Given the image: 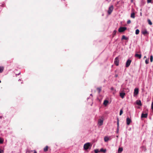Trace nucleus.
Wrapping results in <instances>:
<instances>
[{"instance_id": "obj_1", "label": "nucleus", "mask_w": 153, "mask_h": 153, "mask_svg": "<svg viewBox=\"0 0 153 153\" xmlns=\"http://www.w3.org/2000/svg\"><path fill=\"white\" fill-rule=\"evenodd\" d=\"M91 145L90 143H87L84 145L83 147L85 150H87L90 147H91Z\"/></svg>"}, {"instance_id": "obj_2", "label": "nucleus", "mask_w": 153, "mask_h": 153, "mask_svg": "<svg viewBox=\"0 0 153 153\" xmlns=\"http://www.w3.org/2000/svg\"><path fill=\"white\" fill-rule=\"evenodd\" d=\"M119 61L118 57H117L114 59V63L116 66H118L119 64Z\"/></svg>"}, {"instance_id": "obj_3", "label": "nucleus", "mask_w": 153, "mask_h": 153, "mask_svg": "<svg viewBox=\"0 0 153 153\" xmlns=\"http://www.w3.org/2000/svg\"><path fill=\"white\" fill-rule=\"evenodd\" d=\"M127 29V28L125 27H120L118 29V31L120 32H122Z\"/></svg>"}, {"instance_id": "obj_4", "label": "nucleus", "mask_w": 153, "mask_h": 153, "mask_svg": "<svg viewBox=\"0 0 153 153\" xmlns=\"http://www.w3.org/2000/svg\"><path fill=\"white\" fill-rule=\"evenodd\" d=\"M114 9V7L113 5H111L109 8L108 11V13L109 14H110Z\"/></svg>"}, {"instance_id": "obj_5", "label": "nucleus", "mask_w": 153, "mask_h": 153, "mask_svg": "<svg viewBox=\"0 0 153 153\" xmlns=\"http://www.w3.org/2000/svg\"><path fill=\"white\" fill-rule=\"evenodd\" d=\"M131 62V60L130 59H128L126 63V68L128 67L130 65V64Z\"/></svg>"}, {"instance_id": "obj_6", "label": "nucleus", "mask_w": 153, "mask_h": 153, "mask_svg": "<svg viewBox=\"0 0 153 153\" xmlns=\"http://www.w3.org/2000/svg\"><path fill=\"white\" fill-rule=\"evenodd\" d=\"M103 118H102V119H99L98 120V124L100 126L102 125L103 123Z\"/></svg>"}, {"instance_id": "obj_7", "label": "nucleus", "mask_w": 153, "mask_h": 153, "mask_svg": "<svg viewBox=\"0 0 153 153\" xmlns=\"http://www.w3.org/2000/svg\"><path fill=\"white\" fill-rule=\"evenodd\" d=\"M139 89L137 88H135L134 93V96L138 94Z\"/></svg>"}, {"instance_id": "obj_8", "label": "nucleus", "mask_w": 153, "mask_h": 153, "mask_svg": "<svg viewBox=\"0 0 153 153\" xmlns=\"http://www.w3.org/2000/svg\"><path fill=\"white\" fill-rule=\"evenodd\" d=\"M131 121L128 117H127L126 119V124L127 125H129L130 123L131 122Z\"/></svg>"}, {"instance_id": "obj_9", "label": "nucleus", "mask_w": 153, "mask_h": 153, "mask_svg": "<svg viewBox=\"0 0 153 153\" xmlns=\"http://www.w3.org/2000/svg\"><path fill=\"white\" fill-rule=\"evenodd\" d=\"M147 115H148L147 114V113L144 114L143 113L141 114V117L146 118L147 117Z\"/></svg>"}, {"instance_id": "obj_10", "label": "nucleus", "mask_w": 153, "mask_h": 153, "mask_svg": "<svg viewBox=\"0 0 153 153\" xmlns=\"http://www.w3.org/2000/svg\"><path fill=\"white\" fill-rule=\"evenodd\" d=\"M135 56L140 59L141 57V54H138L136 53L135 55Z\"/></svg>"}, {"instance_id": "obj_11", "label": "nucleus", "mask_w": 153, "mask_h": 153, "mask_svg": "<svg viewBox=\"0 0 153 153\" xmlns=\"http://www.w3.org/2000/svg\"><path fill=\"white\" fill-rule=\"evenodd\" d=\"M125 95V93L124 92L120 93V96L122 98H123Z\"/></svg>"}, {"instance_id": "obj_12", "label": "nucleus", "mask_w": 153, "mask_h": 153, "mask_svg": "<svg viewBox=\"0 0 153 153\" xmlns=\"http://www.w3.org/2000/svg\"><path fill=\"white\" fill-rule=\"evenodd\" d=\"M136 104L138 105L141 106L142 105L141 102L140 100H137L136 101Z\"/></svg>"}, {"instance_id": "obj_13", "label": "nucleus", "mask_w": 153, "mask_h": 153, "mask_svg": "<svg viewBox=\"0 0 153 153\" xmlns=\"http://www.w3.org/2000/svg\"><path fill=\"white\" fill-rule=\"evenodd\" d=\"M109 140V138L107 136H105L104 138V140L105 142H107Z\"/></svg>"}, {"instance_id": "obj_14", "label": "nucleus", "mask_w": 153, "mask_h": 153, "mask_svg": "<svg viewBox=\"0 0 153 153\" xmlns=\"http://www.w3.org/2000/svg\"><path fill=\"white\" fill-rule=\"evenodd\" d=\"M131 17L133 19L135 18V13H132L131 14Z\"/></svg>"}, {"instance_id": "obj_15", "label": "nucleus", "mask_w": 153, "mask_h": 153, "mask_svg": "<svg viewBox=\"0 0 153 153\" xmlns=\"http://www.w3.org/2000/svg\"><path fill=\"white\" fill-rule=\"evenodd\" d=\"M123 150V149L122 148H119L118 150V153H120Z\"/></svg>"}, {"instance_id": "obj_16", "label": "nucleus", "mask_w": 153, "mask_h": 153, "mask_svg": "<svg viewBox=\"0 0 153 153\" xmlns=\"http://www.w3.org/2000/svg\"><path fill=\"white\" fill-rule=\"evenodd\" d=\"M48 146H46L44 148V151L45 152L47 151L48 150Z\"/></svg>"}, {"instance_id": "obj_17", "label": "nucleus", "mask_w": 153, "mask_h": 153, "mask_svg": "<svg viewBox=\"0 0 153 153\" xmlns=\"http://www.w3.org/2000/svg\"><path fill=\"white\" fill-rule=\"evenodd\" d=\"M108 101L107 100H105L103 102V104L105 105H107L108 103Z\"/></svg>"}, {"instance_id": "obj_18", "label": "nucleus", "mask_w": 153, "mask_h": 153, "mask_svg": "<svg viewBox=\"0 0 153 153\" xmlns=\"http://www.w3.org/2000/svg\"><path fill=\"white\" fill-rule=\"evenodd\" d=\"M97 90L98 91V93H99L101 91V87L97 88Z\"/></svg>"}, {"instance_id": "obj_19", "label": "nucleus", "mask_w": 153, "mask_h": 153, "mask_svg": "<svg viewBox=\"0 0 153 153\" xmlns=\"http://www.w3.org/2000/svg\"><path fill=\"white\" fill-rule=\"evenodd\" d=\"M106 149H103L102 148L100 149V152H106Z\"/></svg>"}, {"instance_id": "obj_20", "label": "nucleus", "mask_w": 153, "mask_h": 153, "mask_svg": "<svg viewBox=\"0 0 153 153\" xmlns=\"http://www.w3.org/2000/svg\"><path fill=\"white\" fill-rule=\"evenodd\" d=\"M147 21L149 24V25H152V23L149 19H148Z\"/></svg>"}, {"instance_id": "obj_21", "label": "nucleus", "mask_w": 153, "mask_h": 153, "mask_svg": "<svg viewBox=\"0 0 153 153\" xmlns=\"http://www.w3.org/2000/svg\"><path fill=\"white\" fill-rule=\"evenodd\" d=\"M4 70V67H0V73L2 72Z\"/></svg>"}, {"instance_id": "obj_22", "label": "nucleus", "mask_w": 153, "mask_h": 153, "mask_svg": "<svg viewBox=\"0 0 153 153\" xmlns=\"http://www.w3.org/2000/svg\"><path fill=\"white\" fill-rule=\"evenodd\" d=\"M29 153H37V152L36 151H29Z\"/></svg>"}, {"instance_id": "obj_23", "label": "nucleus", "mask_w": 153, "mask_h": 153, "mask_svg": "<svg viewBox=\"0 0 153 153\" xmlns=\"http://www.w3.org/2000/svg\"><path fill=\"white\" fill-rule=\"evenodd\" d=\"M142 33L143 35H145L147 33V32L146 30H145L143 31Z\"/></svg>"}, {"instance_id": "obj_24", "label": "nucleus", "mask_w": 153, "mask_h": 153, "mask_svg": "<svg viewBox=\"0 0 153 153\" xmlns=\"http://www.w3.org/2000/svg\"><path fill=\"white\" fill-rule=\"evenodd\" d=\"M122 39H125V40H127V38L124 35L123 36L122 38Z\"/></svg>"}, {"instance_id": "obj_25", "label": "nucleus", "mask_w": 153, "mask_h": 153, "mask_svg": "<svg viewBox=\"0 0 153 153\" xmlns=\"http://www.w3.org/2000/svg\"><path fill=\"white\" fill-rule=\"evenodd\" d=\"M139 30L138 29H137L135 31V34L137 35L139 34Z\"/></svg>"}, {"instance_id": "obj_26", "label": "nucleus", "mask_w": 153, "mask_h": 153, "mask_svg": "<svg viewBox=\"0 0 153 153\" xmlns=\"http://www.w3.org/2000/svg\"><path fill=\"white\" fill-rule=\"evenodd\" d=\"M3 140L2 139L0 138V144H2L3 143Z\"/></svg>"}, {"instance_id": "obj_27", "label": "nucleus", "mask_w": 153, "mask_h": 153, "mask_svg": "<svg viewBox=\"0 0 153 153\" xmlns=\"http://www.w3.org/2000/svg\"><path fill=\"white\" fill-rule=\"evenodd\" d=\"M123 113V111L122 110V109H121L120 111V115H121Z\"/></svg>"}, {"instance_id": "obj_28", "label": "nucleus", "mask_w": 153, "mask_h": 153, "mask_svg": "<svg viewBox=\"0 0 153 153\" xmlns=\"http://www.w3.org/2000/svg\"><path fill=\"white\" fill-rule=\"evenodd\" d=\"M149 59H146L145 60V63L146 64H148L149 63Z\"/></svg>"}, {"instance_id": "obj_29", "label": "nucleus", "mask_w": 153, "mask_h": 153, "mask_svg": "<svg viewBox=\"0 0 153 153\" xmlns=\"http://www.w3.org/2000/svg\"><path fill=\"white\" fill-rule=\"evenodd\" d=\"M150 61L152 62L153 60V56L152 55H151L150 56Z\"/></svg>"}, {"instance_id": "obj_30", "label": "nucleus", "mask_w": 153, "mask_h": 153, "mask_svg": "<svg viewBox=\"0 0 153 153\" xmlns=\"http://www.w3.org/2000/svg\"><path fill=\"white\" fill-rule=\"evenodd\" d=\"M98 149H96L94 150L95 153H98V152H99Z\"/></svg>"}, {"instance_id": "obj_31", "label": "nucleus", "mask_w": 153, "mask_h": 153, "mask_svg": "<svg viewBox=\"0 0 153 153\" xmlns=\"http://www.w3.org/2000/svg\"><path fill=\"white\" fill-rule=\"evenodd\" d=\"M151 109L153 110V101H152L151 104Z\"/></svg>"}, {"instance_id": "obj_32", "label": "nucleus", "mask_w": 153, "mask_h": 153, "mask_svg": "<svg viewBox=\"0 0 153 153\" xmlns=\"http://www.w3.org/2000/svg\"><path fill=\"white\" fill-rule=\"evenodd\" d=\"M131 22V21L130 20H128L127 22V24H129Z\"/></svg>"}, {"instance_id": "obj_33", "label": "nucleus", "mask_w": 153, "mask_h": 153, "mask_svg": "<svg viewBox=\"0 0 153 153\" xmlns=\"http://www.w3.org/2000/svg\"><path fill=\"white\" fill-rule=\"evenodd\" d=\"M117 31L115 30H114L113 32V34L114 35H115Z\"/></svg>"}, {"instance_id": "obj_34", "label": "nucleus", "mask_w": 153, "mask_h": 153, "mask_svg": "<svg viewBox=\"0 0 153 153\" xmlns=\"http://www.w3.org/2000/svg\"><path fill=\"white\" fill-rule=\"evenodd\" d=\"M152 0H147V2L148 3H151V2Z\"/></svg>"}, {"instance_id": "obj_35", "label": "nucleus", "mask_w": 153, "mask_h": 153, "mask_svg": "<svg viewBox=\"0 0 153 153\" xmlns=\"http://www.w3.org/2000/svg\"><path fill=\"white\" fill-rule=\"evenodd\" d=\"M3 150L0 149V153H3Z\"/></svg>"}, {"instance_id": "obj_36", "label": "nucleus", "mask_w": 153, "mask_h": 153, "mask_svg": "<svg viewBox=\"0 0 153 153\" xmlns=\"http://www.w3.org/2000/svg\"><path fill=\"white\" fill-rule=\"evenodd\" d=\"M119 127V122H117V128Z\"/></svg>"}, {"instance_id": "obj_37", "label": "nucleus", "mask_w": 153, "mask_h": 153, "mask_svg": "<svg viewBox=\"0 0 153 153\" xmlns=\"http://www.w3.org/2000/svg\"><path fill=\"white\" fill-rule=\"evenodd\" d=\"M119 132V128H117V133H118Z\"/></svg>"}, {"instance_id": "obj_38", "label": "nucleus", "mask_w": 153, "mask_h": 153, "mask_svg": "<svg viewBox=\"0 0 153 153\" xmlns=\"http://www.w3.org/2000/svg\"><path fill=\"white\" fill-rule=\"evenodd\" d=\"M117 122H119V119L118 118H117Z\"/></svg>"}, {"instance_id": "obj_39", "label": "nucleus", "mask_w": 153, "mask_h": 153, "mask_svg": "<svg viewBox=\"0 0 153 153\" xmlns=\"http://www.w3.org/2000/svg\"><path fill=\"white\" fill-rule=\"evenodd\" d=\"M117 76H117V75H115V77H117Z\"/></svg>"}, {"instance_id": "obj_40", "label": "nucleus", "mask_w": 153, "mask_h": 153, "mask_svg": "<svg viewBox=\"0 0 153 153\" xmlns=\"http://www.w3.org/2000/svg\"><path fill=\"white\" fill-rule=\"evenodd\" d=\"M131 2H133V0H131Z\"/></svg>"}, {"instance_id": "obj_41", "label": "nucleus", "mask_w": 153, "mask_h": 153, "mask_svg": "<svg viewBox=\"0 0 153 153\" xmlns=\"http://www.w3.org/2000/svg\"><path fill=\"white\" fill-rule=\"evenodd\" d=\"M111 90H112L113 89V88H111Z\"/></svg>"}, {"instance_id": "obj_42", "label": "nucleus", "mask_w": 153, "mask_h": 153, "mask_svg": "<svg viewBox=\"0 0 153 153\" xmlns=\"http://www.w3.org/2000/svg\"><path fill=\"white\" fill-rule=\"evenodd\" d=\"M146 58V56H145L144 57V58Z\"/></svg>"}, {"instance_id": "obj_43", "label": "nucleus", "mask_w": 153, "mask_h": 153, "mask_svg": "<svg viewBox=\"0 0 153 153\" xmlns=\"http://www.w3.org/2000/svg\"><path fill=\"white\" fill-rule=\"evenodd\" d=\"M1 82V81L0 80V83Z\"/></svg>"}]
</instances>
